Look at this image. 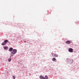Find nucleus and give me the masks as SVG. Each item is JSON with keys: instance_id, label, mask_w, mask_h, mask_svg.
Here are the masks:
<instances>
[{"instance_id": "0eeeda50", "label": "nucleus", "mask_w": 79, "mask_h": 79, "mask_svg": "<svg viewBox=\"0 0 79 79\" xmlns=\"http://www.w3.org/2000/svg\"><path fill=\"white\" fill-rule=\"evenodd\" d=\"M4 48L5 49V50H7L8 48L7 47H4Z\"/></svg>"}, {"instance_id": "4468645a", "label": "nucleus", "mask_w": 79, "mask_h": 79, "mask_svg": "<svg viewBox=\"0 0 79 79\" xmlns=\"http://www.w3.org/2000/svg\"><path fill=\"white\" fill-rule=\"evenodd\" d=\"M13 79H15V78H16V77L15 76H13Z\"/></svg>"}, {"instance_id": "9b49d317", "label": "nucleus", "mask_w": 79, "mask_h": 79, "mask_svg": "<svg viewBox=\"0 0 79 79\" xmlns=\"http://www.w3.org/2000/svg\"><path fill=\"white\" fill-rule=\"evenodd\" d=\"M11 58H9L8 59V61H9V62H10V61H11Z\"/></svg>"}, {"instance_id": "f257e3e1", "label": "nucleus", "mask_w": 79, "mask_h": 79, "mask_svg": "<svg viewBox=\"0 0 79 79\" xmlns=\"http://www.w3.org/2000/svg\"><path fill=\"white\" fill-rule=\"evenodd\" d=\"M16 52H17V50H16V49H14L12 51V53L14 54H15L16 53Z\"/></svg>"}, {"instance_id": "f3484780", "label": "nucleus", "mask_w": 79, "mask_h": 79, "mask_svg": "<svg viewBox=\"0 0 79 79\" xmlns=\"http://www.w3.org/2000/svg\"><path fill=\"white\" fill-rule=\"evenodd\" d=\"M10 58H11V56H10Z\"/></svg>"}, {"instance_id": "f03ea898", "label": "nucleus", "mask_w": 79, "mask_h": 79, "mask_svg": "<svg viewBox=\"0 0 79 79\" xmlns=\"http://www.w3.org/2000/svg\"><path fill=\"white\" fill-rule=\"evenodd\" d=\"M69 51L71 52H73V49H72V48H70L69 49Z\"/></svg>"}, {"instance_id": "ddd939ff", "label": "nucleus", "mask_w": 79, "mask_h": 79, "mask_svg": "<svg viewBox=\"0 0 79 79\" xmlns=\"http://www.w3.org/2000/svg\"><path fill=\"white\" fill-rule=\"evenodd\" d=\"M13 55H14V54H13V53H12V52H11V54L10 55V56H13Z\"/></svg>"}, {"instance_id": "9d476101", "label": "nucleus", "mask_w": 79, "mask_h": 79, "mask_svg": "<svg viewBox=\"0 0 79 79\" xmlns=\"http://www.w3.org/2000/svg\"><path fill=\"white\" fill-rule=\"evenodd\" d=\"M8 40H4V42L5 43V44H6L7 42H8Z\"/></svg>"}, {"instance_id": "2eb2a0df", "label": "nucleus", "mask_w": 79, "mask_h": 79, "mask_svg": "<svg viewBox=\"0 0 79 79\" xmlns=\"http://www.w3.org/2000/svg\"><path fill=\"white\" fill-rule=\"evenodd\" d=\"M67 61H70V59H67Z\"/></svg>"}, {"instance_id": "1a4fd4ad", "label": "nucleus", "mask_w": 79, "mask_h": 79, "mask_svg": "<svg viewBox=\"0 0 79 79\" xmlns=\"http://www.w3.org/2000/svg\"><path fill=\"white\" fill-rule=\"evenodd\" d=\"M6 43H5L4 42L2 44V45H6Z\"/></svg>"}, {"instance_id": "7ed1b4c3", "label": "nucleus", "mask_w": 79, "mask_h": 79, "mask_svg": "<svg viewBox=\"0 0 79 79\" xmlns=\"http://www.w3.org/2000/svg\"><path fill=\"white\" fill-rule=\"evenodd\" d=\"M52 55L53 56H55V57H58V55L57 54H52Z\"/></svg>"}, {"instance_id": "423d86ee", "label": "nucleus", "mask_w": 79, "mask_h": 79, "mask_svg": "<svg viewBox=\"0 0 79 79\" xmlns=\"http://www.w3.org/2000/svg\"><path fill=\"white\" fill-rule=\"evenodd\" d=\"M52 61H55V62H56V59L55 58H52Z\"/></svg>"}, {"instance_id": "20e7f679", "label": "nucleus", "mask_w": 79, "mask_h": 79, "mask_svg": "<svg viewBox=\"0 0 79 79\" xmlns=\"http://www.w3.org/2000/svg\"><path fill=\"white\" fill-rule=\"evenodd\" d=\"M40 79H45V77L43 76H40Z\"/></svg>"}, {"instance_id": "f8f14e48", "label": "nucleus", "mask_w": 79, "mask_h": 79, "mask_svg": "<svg viewBox=\"0 0 79 79\" xmlns=\"http://www.w3.org/2000/svg\"><path fill=\"white\" fill-rule=\"evenodd\" d=\"M13 50V48H10L9 49V50L10 51H12V50Z\"/></svg>"}, {"instance_id": "39448f33", "label": "nucleus", "mask_w": 79, "mask_h": 79, "mask_svg": "<svg viewBox=\"0 0 79 79\" xmlns=\"http://www.w3.org/2000/svg\"><path fill=\"white\" fill-rule=\"evenodd\" d=\"M66 43L67 44H71V42L69 41H66Z\"/></svg>"}, {"instance_id": "6e6552de", "label": "nucleus", "mask_w": 79, "mask_h": 79, "mask_svg": "<svg viewBox=\"0 0 79 79\" xmlns=\"http://www.w3.org/2000/svg\"><path fill=\"white\" fill-rule=\"evenodd\" d=\"M44 78H45V79H48V76H47V75L45 76Z\"/></svg>"}, {"instance_id": "dca6fc26", "label": "nucleus", "mask_w": 79, "mask_h": 79, "mask_svg": "<svg viewBox=\"0 0 79 79\" xmlns=\"http://www.w3.org/2000/svg\"><path fill=\"white\" fill-rule=\"evenodd\" d=\"M24 42H26V41H24Z\"/></svg>"}]
</instances>
